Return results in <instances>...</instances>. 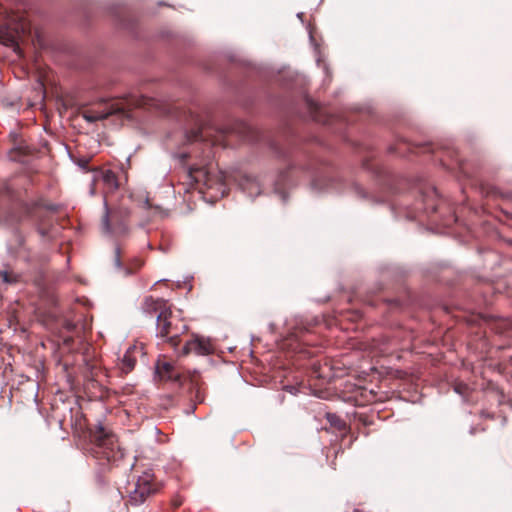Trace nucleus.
<instances>
[{"mask_svg":"<svg viewBox=\"0 0 512 512\" xmlns=\"http://www.w3.org/2000/svg\"><path fill=\"white\" fill-rule=\"evenodd\" d=\"M136 365V359L132 356L131 351L127 350L121 359V370L125 374L130 373Z\"/></svg>","mask_w":512,"mask_h":512,"instance_id":"obj_15","label":"nucleus"},{"mask_svg":"<svg viewBox=\"0 0 512 512\" xmlns=\"http://www.w3.org/2000/svg\"><path fill=\"white\" fill-rule=\"evenodd\" d=\"M51 225H35L36 231L42 238H47L50 235Z\"/></svg>","mask_w":512,"mask_h":512,"instance_id":"obj_21","label":"nucleus"},{"mask_svg":"<svg viewBox=\"0 0 512 512\" xmlns=\"http://www.w3.org/2000/svg\"><path fill=\"white\" fill-rule=\"evenodd\" d=\"M88 163H89V160L86 158H80L77 162L78 166L84 170L88 169Z\"/></svg>","mask_w":512,"mask_h":512,"instance_id":"obj_25","label":"nucleus"},{"mask_svg":"<svg viewBox=\"0 0 512 512\" xmlns=\"http://www.w3.org/2000/svg\"><path fill=\"white\" fill-rule=\"evenodd\" d=\"M19 149H20V148H15V149L10 150V154L12 155V153H14V152L18 151Z\"/></svg>","mask_w":512,"mask_h":512,"instance_id":"obj_32","label":"nucleus"},{"mask_svg":"<svg viewBox=\"0 0 512 512\" xmlns=\"http://www.w3.org/2000/svg\"><path fill=\"white\" fill-rule=\"evenodd\" d=\"M170 305L168 301L163 298H154L153 296H146L141 303V310L147 316L156 318L159 314H164L169 310Z\"/></svg>","mask_w":512,"mask_h":512,"instance_id":"obj_11","label":"nucleus"},{"mask_svg":"<svg viewBox=\"0 0 512 512\" xmlns=\"http://www.w3.org/2000/svg\"><path fill=\"white\" fill-rule=\"evenodd\" d=\"M99 178L108 192H114L119 188V182L116 173L111 169L97 171Z\"/></svg>","mask_w":512,"mask_h":512,"instance_id":"obj_12","label":"nucleus"},{"mask_svg":"<svg viewBox=\"0 0 512 512\" xmlns=\"http://www.w3.org/2000/svg\"><path fill=\"white\" fill-rule=\"evenodd\" d=\"M130 210L125 207L110 210L104 200V215L101 220V228L105 234L115 237L125 236L129 233L128 219Z\"/></svg>","mask_w":512,"mask_h":512,"instance_id":"obj_3","label":"nucleus"},{"mask_svg":"<svg viewBox=\"0 0 512 512\" xmlns=\"http://www.w3.org/2000/svg\"><path fill=\"white\" fill-rule=\"evenodd\" d=\"M161 485L155 480L154 474L144 472L133 484V489L128 491V502L133 506L143 504L147 498L159 492Z\"/></svg>","mask_w":512,"mask_h":512,"instance_id":"obj_4","label":"nucleus"},{"mask_svg":"<svg viewBox=\"0 0 512 512\" xmlns=\"http://www.w3.org/2000/svg\"><path fill=\"white\" fill-rule=\"evenodd\" d=\"M355 189V192L356 194L361 197V198H366V192L364 191V189L362 187H360L359 185H355L354 187Z\"/></svg>","mask_w":512,"mask_h":512,"instance_id":"obj_26","label":"nucleus"},{"mask_svg":"<svg viewBox=\"0 0 512 512\" xmlns=\"http://www.w3.org/2000/svg\"><path fill=\"white\" fill-rule=\"evenodd\" d=\"M185 135L188 142H197L202 140V131L200 128H193L187 131Z\"/></svg>","mask_w":512,"mask_h":512,"instance_id":"obj_18","label":"nucleus"},{"mask_svg":"<svg viewBox=\"0 0 512 512\" xmlns=\"http://www.w3.org/2000/svg\"><path fill=\"white\" fill-rule=\"evenodd\" d=\"M305 104H306V107H307V110L309 113V117L311 118V120H313L315 122H319V123H326V121L324 120V117L322 115V108L320 107V105L318 103H316L315 101H313L311 98H309L307 96V97H305Z\"/></svg>","mask_w":512,"mask_h":512,"instance_id":"obj_13","label":"nucleus"},{"mask_svg":"<svg viewBox=\"0 0 512 512\" xmlns=\"http://www.w3.org/2000/svg\"><path fill=\"white\" fill-rule=\"evenodd\" d=\"M156 326L157 336L165 338L174 349H177L180 343V336L188 330V326L173 314L171 308L166 313L158 315Z\"/></svg>","mask_w":512,"mask_h":512,"instance_id":"obj_2","label":"nucleus"},{"mask_svg":"<svg viewBox=\"0 0 512 512\" xmlns=\"http://www.w3.org/2000/svg\"><path fill=\"white\" fill-rule=\"evenodd\" d=\"M114 265L117 269H123L124 270V266H123V263L121 261V250H120V247L117 246L115 248V255H114Z\"/></svg>","mask_w":512,"mask_h":512,"instance_id":"obj_22","label":"nucleus"},{"mask_svg":"<svg viewBox=\"0 0 512 512\" xmlns=\"http://www.w3.org/2000/svg\"><path fill=\"white\" fill-rule=\"evenodd\" d=\"M353 512H363V511H361L359 509H354Z\"/></svg>","mask_w":512,"mask_h":512,"instance_id":"obj_34","label":"nucleus"},{"mask_svg":"<svg viewBox=\"0 0 512 512\" xmlns=\"http://www.w3.org/2000/svg\"><path fill=\"white\" fill-rule=\"evenodd\" d=\"M325 418L328 421V423L330 424V426L333 427L336 431L341 432V433H344L347 431L348 426H347L346 422L337 414L327 412L325 414Z\"/></svg>","mask_w":512,"mask_h":512,"instance_id":"obj_14","label":"nucleus"},{"mask_svg":"<svg viewBox=\"0 0 512 512\" xmlns=\"http://www.w3.org/2000/svg\"><path fill=\"white\" fill-rule=\"evenodd\" d=\"M312 184H313V185H316V179H313V180H312Z\"/></svg>","mask_w":512,"mask_h":512,"instance_id":"obj_35","label":"nucleus"},{"mask_svg":"<svg viewBox=\"0 0 512 512\" xmlns=\"http://www.w3.org/2000/svg\"><path fill=\"white\" fill-rule=\"evenodd\" d=\"M7 41L11 44H16V42H17L16 36L14 34L8 33Z\"/></svg>","mask_w":512,"mask_h":512,"instance_id":"obj_29","label":"nucleus"},{"mask_svg":"<svg viewBox=\"0 0 512 512\" xmlns=\"http://www.w3.org/2000/svg\"><path fill=\"white\" fill-rule=\"evenodd\" d=\"M144 262L141 259L135 258L133 259L128 266L124 268V274L126 276L134 274L136 271H138L142 266Z\"/></svg>","mask_w":512,"mask_h":512,"instance_id":"obj_17","label":"nucleus"},{"mask_svg":"<svg viewBox=\"0 0 512 512\" xmlns=\"http://www.w3.org/2000/svg\"><path fill=\"white\" fill-rule=\"evenodd\" d=\"M155 374L162 381H170L178 386H188L190 387V377L195 374H199L197 371L193 373H182L179 369L173 366L169 362H157L155 366Z\"/></svg>","mask_w":512,"mask_h":512,"instance_id":"obj_7","label":"nucleus"},{"mask_svg":"<svg viewBox=\"0 0 512 512\" xmlns=\"http://www.w3.org/2000/svg\"><path fill=\"white\" fill-rule=\"evenodd\" d=\"M17 241H18L19 247H23L24 246L25 238H24V236L19 231H17Z\"/></svg>","mask_w":512,"mask_h":512,"instance_id":"obj_27","label":"nucleus"},{"mask_svg":"<svg viewBox=\"0 0 512 512\" xmlns=\"http://www.w3.org/2000/svg\"><path fill=\"white\" fill-rule=\"evenodd\" d=\"M389 152L390 153H401L399 146H390L389 147Z\"/></svg>","mask_w":512,"mask_h":512,"instance_id":"obj_30","label":"nucleus"},{"mask_svg":"<svg viewBox=\"0 0 512 512\" xmlns=\"http://www.w3.org/2000/svg\"><path fill=\"white\" fill-rule=\"evenodd\" d=\"M111 115H126V109L122 104L103 100L97 108L86 109L81 112V116L88 123L107 119Z\"/></svg>","mask_w":512,"mask_h":512,"instance_id":"obj_6","label":"nucleus"},{"mask_svg":"<svg viewBox=\"0 0 512 512\" xmlns=\"http://www.w3.org/2000/svg\"><path fill=\"white\" fill-rule=\"evenodd\" d=\"M42 209L46 212H57L58 209H59V206L57 204H53V203H50V204H45L43 202V207Z\"/></svg>","mask_w":512,"mask_h":512,"instance_id":"obj_24","label":"nucleus"},{"mask_svg":"<svg viewBox=\"0 0 512 512\" xmlns=\"http://www.w3.org/2000/svg\"><path fill=\"white\" fill-rule=\"evenodd\" d=\"M192 352L200 356L210 355L214 352V346L210 339L193 335L192 339L186 341L180 353L181 355H188Z\"/></svg>","mask_w":512,"mask_h":512,"instance_id":"obj_8","label":"nucleus"},{"mask_svg":"<svg viewBox=\"0 0 512 512\" xmlns=\"http://www.w3.org/2000/svg\"><path fill=\"white\" fill-rule=\"evenodd\" d=\"M43 200H18L15 202V213L18 214V221L31 220L34 225H52L51 217L42 209Z\"/></svg>","mask_w":512,"mask_h":512,"instance_id":"obj_5","label":"nucleus"},{"mask_svg":"<svg viewBox=\"0 0 512 512\" xmlns=\"http://www.w3.org/2000/svg\"><path fill=\"white\" fill-rule=\"evenodd\" d=\"M89 454L102 466L103 470L110 465H118L126 455L116 436L108 431L101 422L89 428Z\"/></svg>","mask_w":512,"mask_h":512,"instance_id":"obj_1","label":"nucleus"},{"mask_svg":"<svg viewBox=\"0 0 512 512\" xmlns=\"http://www.w3.org/2000/svg\"><path fill=\"white\" fill-rule=\"evenodd\" d=\"M438 192L435 187H427L420 191V199L416 202V211H423L430 216L437 211Z\"/></svg>","mask_w":512,"mask_h":512,"instance_id":"obj_9","label":"nucleus"},{"mask_svg":"<svg viewBox=\"0 0 512 512\" xmlns=\"http://www.w3.org/2000/svg\"><path fill=\"white\" fill-rule=\"evenodd\" d=\"M0 276L2 277V280L5 283H9V284L18 282V278H19L18 275L14 274L12 272H8V271H2L0 273Z\"/></svg>","mask_w":512,"mask_h":512,"instance_id":"obj_20","label":"nucleus"},{"mask_svg":"<svg viewBox=\"0 0 512 512\" xmlns=\"http://www.w3.org/2000/svg\"><path fill=\"white\" fill-rule=\"evenodd\" d=\"M297 16H298V18H302L303 13H298Z\"/></svg>","mask_w":512,"mask_h":512,"instance_id":"obj_33","label":"nucleus"},{"mask_svg":"<svg viewBox=\"0 0 512 512\" xmlns=\"http://www.w3.org/2000/svg\"><path fill=\"white\" fill-rule=\"evenodd\" d=\"M203 385L204 382L202 381L200 374H195L194 376L190 377L189 391L193 403L185 411L187 415L194 413L196 410V405L204 402L205 392Z\"/></svg>","mask_w":512,"mask_h":512,"instance_id":"obj_10","label":"nucleus"},{"mask_svg":"<svg viewBox=\"0 0 512 512\" xmlns=\"http://www.w3.org/2000/svg\"><path fill=\"white\" fill-rule=\"evenodd\" d=\"M74 335L75 334H67L63 335V345L67 348H72L74 343Z\"/></svg>","mask_w":512,"mask_h":512,"instance_id":"obj_23","label":"nucleus"},{"mask_svg":"<svg viewBox=\"0 0 512 512\" xmlns=\"http://www.w3.org/2000/svg\"><path fill=\"white\" fill-rule=\"evenodd\" d=\"M144 205H145L146 208H150V203H149V199L148 198L145 199Z\"/></svg>","mask_w":512,"mask_h":512,"instance_id":"obj_31","label":"nucleus"},{"mask_svg":"<svg viewBox=\"0 0 512 512\" xmlns=\"http://www.w3.org/2000/svg\"><path fill=\"white\" fill-rule=\"evenodd\" d=\"M62 333L65 332L67 334H75V336H79L81 332V328L78 323L70 319H64L61 325Z\"/></svg>","mask_w":512,"mask_h":512,"instance_id":"obj_16","label":"nucleus"},{"mask_svg":"<svg viewBox=\"0 0 512 512\" xmlns=\"http://www.w3.org/2000/svg\"><path fill=\"white\" fill-rule=\"evenodd\" d=\"M510 360H511V362H512V357H510Z\"/></svg>","mask_w":512,"mask_h":512,"instance_id":"obj_36","label":"nucleus"},{"mask_svg":"<svg viewBox=\"0 0 512 512\" xmlns=\"http://www.w3.org/2000/svg\"><path fill=\"white\" fill-rule=\"evenodd\" d=\"M467 389V386L464 384H459L455 387V391L459 394H464V391Z\"/></svg>","mask_w":512,"mask_h":512,"instance_id":"obj_28","label":"nucleus"},{"mask_svg":"<svg viewBox=\"0 0 512 512\" xmlns=\"http://www.w3.org/2000/svg\"><path fill=\"white\" fill-rule=\"evenodd\" d=\"M305 158H307L308 162L306 164L302 163H293V165L290 168L299 167L301 170L304 171H311L314 172V161L310 159V157L307 154H304Z\"/></svg>","mask_w":512,"mask_h":512,"instance_id":"obj_19","label":"nucleus"}]
</instances>
